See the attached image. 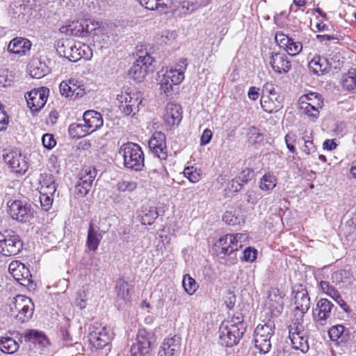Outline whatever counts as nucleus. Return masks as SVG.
<instances>
[{
  "label": "nucleus",
  "mask_w": 356,
  "mask_h": 356,
  "mask_svg": "<svg viewBox=\"0 0 356 356\" xmlns=\"http://www.w3.org/2000/svg\"><path fill=\"white\" fill-rule=\"evenodd\" d=\"M245 329L241 314L234 315L231 320L222 321L219 327L220 344L225 347H232L237 344L245 332Z\"/></svg>",
  "instance_id": "obj_1"
},
{
  "label": "nucleus",
  "mask_w": 356,
  "mask_h": 356,
  "mask_svg": "<svg viewBox=\"0 0 356 356\" xmlns=\"http://www.w3.org/2000/svg\"><path fill=\"white\" fill-rule=\"evenodd\" d=\"M181 63L183 65H181L179 69L166 70L165 72L161 75L160 74L161 72L159 73L160 90L161 92L164 93L166 97H172L175 90V88L181 83L184 79V70L187 66L186 60L184 59Z\"/></svg>",
  "instance_id": "obj_2"
},
{
  "label": "nucleus",
  "mask_w": 356,
  "mask_h": 356,
  "mask_svg": "<svg viewBox=\"0 0 356 356\" xmlns=\"http://www.w3.org/2000/svg\"><path fill=\"white\" fill-rule=\"evenodd\" d=\"M119 154L123 157L126 168L140 171L144 167V154L138 144L131 142L123 144L119 149Z\"/></svg>",
  "instance_id": "obj_3"
},
{
  "label": "nucleus",
  "mask_w": 356,
  "mask_h": 356,
  "mask_svg": "<svg viewBox=\"0 0 356 356\" xmlns=\"http://www.w3.org/2000/svg\"><path fill=\"white\" fill-rule=\"evenodd\" d=\"M23 248L21 237L11 229L0 232V254L6 257L15 256Z\"/></svg>",
  "instance_id": "obj_4"
},
{
  "label": "nucleus",
  "mask_w": 356,
  "mask_h": 356,
  "mask_svg": "<svg viewBox=\"0 0 356 356\" xmlns=\"http://www.w3.org/2000/svg\"><path fill=\"white\" fill-rule=\"evenodd\" d=\"M242 236V234H226L220 237L214 243V250L217 256L221 259L231 256L234 259L236 257L235 252L241 247L239 240Z\"/></svg>",
  "instance_id": "obj_5"
},
{
  "label": "nucleus",
  "mask_w": 356,
  "mask_h": 356,
  "mask_svg": "<svg viewBox=\"0 0 356 356\" xmlns=\"http://www.w3.org/2000/svg\"><path fill=\"white\" fill-rule=\"evenodd\" d=\"M273 321H268L264 324H259L254 330V345L260 353H268L271 348L270 338L275 332Z\"/></svg>",
  "instance_id": "obj_6"
},
{
  "label": "nucleus",
  "mask_w": 356,
  "mask_h": 356,
  "mask_svg": "<svg viewBox=\"0 0 356 356\" xmlns=\"http://www.w3.org/2000/svg\"><path fill=\"white\" fill-rule=\"evenodd\" d=\"M113 338V333L106 325L94 322L89 327L88 340L97 349L108 346Z\"/></svg>",
  "instance_id": "obj_7"
},
{
  "label": "nucleus",
  "mask_w": 356,
  "mask_h": 356,
  "mask_svg": "<svg viewBox=\"0 0 356 356\" xmlns=\"http://www.w3.org/2000/svg\"><path fill=\"white\" fill-rule=\"evenodd\" d=\"M155 342L154 334L145 329H140L136 341L130 348V356H151V348Z\"/></svg>",
  "instance_id": "obj_8"
},
{
  "label": "nucleus",
  "mask_w": 356,
  "mask_h": 356,
  "mask_svg": "<svg viewBox=\"0 0 356 356\" xmlns=\"http://www.w3.org/2000/svg\"><path fill=\"white\" fill-rule=\"evenodd\" d=\"M9 307L11 315L22 321L29 319L34 311V305L31 299L23 295L15 297Z\"/></svg>",
  "instance_id": "obj_9"
},
{
  "label": "nucleus",
  "mask_w": 356,
  "mask_h": 356,
  "mask_svg": "<svg viewBox=\"0 0 356 356\" xmlns=\"http://www.w3.org/2000/svg\"><path fill=\"white\" fill-rule=\"evenodd\" d=\"M8 270L13 278L22 286L27 288L29 291L36 289V283L32 279L29 269L19 261H13L10 263Z\"/></svg>",
  "instance_id": "obj_10"
},
{
  "label": "nucleus",
  "mask_w": 356,
  "mask_h": 356,
  "mask_svg": "<svg viewBox=\"0 0 356 356\" xmlns=\"http://www.w3.org/2000/svg\"><path fill=\"white\" fill-rule=\"evenodd\" d=\"M119 108L125 115L134 116L139 111L142 104V94L139 92H125L118 95Z\"/></svg>",
  "instance_id": "obj_11"
},
{
  "label": "nucleus",
  "mask_w": 356,
  "mask_h": 356,
  "mask_svg": "<svg viewBox=\"0 0 356 356\" xmlns=\"http://www.w3.org/2000/svg\"><path fill=\"white\" fill-rule=\"evenodd\" d=\"M8 213L15 220L26 222L31 219V206L22 200H13L8 202Z\"/></svg>",
  "instance_id": "obj_12"
},
{
  "label": "nucleus",
  "mask_w": 356,
  "mask_h": 356,
  "mask_svg": "<svg viewBox=\"0 0 356 356\" xmlns=\"http://www.w3.org/2000/svg\"><path fill=\"white\" fill-rule=\"evenodd\" d=\"M48 93L49 89L42 87L33 89L25 95L27 105L33 112L39 111L44 106Z\"/></svg>",
  "instance_id": "obj_13"
},
{
  "label": "nucleus",
  "mask_w": 356,
  "mask_h": 356,
  "mask_svg": "<svg viewBox=\"0 0 356 356\" xmlns=\"http://www.w3.org/2000/svg\"><path fill=\"white\" fill-rule=\"evenodd\" d=\"M273 71L277 74H286L291 67V60L284 52L270 51L266 58Z\"/></svg>",
  "instance_id": "obj_14"
},
{
  "label": "nucleus",
  "mask_w": 356,
  "mask_h": 356,
  "mask_svg": "<svg viewBox=\"0 0 356 356\" xmlns=\"http://www.w3.org/2000/svg\"><path fill=\"white\" fill-rule=\"evenodd\" d=\"M165 136L161 131H156L149 140L148 145L151 152L160 160L168 157Z\"/></svg>",
  "instance_id": "obj_15"
},
{
  "label": "nucleus",
  "mask_w": 356,
  "mask_h": 356,
  "mask_svg": "<svg viewBox=\"0 0 356 356\" xmlns=\"http://www.w3.org/2000/svg\"><path fill=\"white\" fill-rule=\"evenodd\" d=\"M333 304L325 298L320 299L313 311L314 320L320 325H325L331 317Z\"/></svg>",
  "instance_id": "obj_16"
},
{
  "label": "nucleus",
  "mask_w": 356,
  "mask_h": 356,
  "mask_svg": "<svg viewBox=\"0 0 356 356\" xmlns=\"http://www.w3.org/2000/svg\"><path fill=\"white\" fill-rule=\"evenodd\" d=\"M335 63L334 58L328 59L320 55H315L308 63V67L313 74L322 76L328 73Z\"/></svg>",
  "instance_id": "obj_17"
},
{
  "label": "nucleus",
  "mask_w": 356,
  "mask_h": 356,
  "mask_svg": "<svg viewBox=\"0 0 356 356\" xmlns=\"http://www.w3.org/2000/svg\"><path fill=\"white\" fill-rule=\"evenodd\" d=\"M182 119V110L179 104L175 103H168L165 107L163 115L165 125L168 129L177 127Z\"/></svg>",
  "instance_id": "obj_18"
},
{
  "label": "nucleus",
  "mask_w": 356,
  "mask_h": 356,
  "mask_svg": "<svg viewBox=\"0 0 356 356\" xmlns=\"http://www.w3.org/2000/svg\"><path fill=\"white\" fill-rule=\"evenodd\" d=\"M55 46L60 56L64 57L70 61L76 62L73 57L74 51L78 48L77 42L71 39H60L56 41Z\"/></svg>",
  "instance_id": "obj_19"
},
{
  "label": "nucleus",
  "mask_w": 356,
  "mask_h": 356,
  "mask_svg": "<svg viewBox=\"0 0 356 356\" xmlns=\"http://www.w3.org/2000/svg\"><path fill=\"white\" fill-rule=\"evenodd\" d=\"M3 160L15 172H25L27 163L18 151H10L3 154Z\"/></svg>",
  "instance_id": "obj_20"
},
{
  "label": "nucleus",
  "mask_w": 356,
  "mask_h": 356,
  "mask_svg": "<svg viewBox=\"0 0 356 356\" xmlns=\"http://www.w3.org/2000/svg\"><path fill=\"white\" fill-rule=\"evenodd\" d=\"M131 286L128 282L120 278L116 280L115 292L118 307H122L131 301Z\"/></svg>",
  "instance_id": "obj_21"
},
{
  "label": "nucleus",
  "mask_w": 356,
  "mask_h": 356,
  "mask_svg": "<svg viewBox=\"0 0 356 356\" xmlns=\"http://www.w3.org/2000/svg\"><path fill=\"white\" fill-rule=\"evenodd\" d=\"M59 90L62 95L73 99L82 97L86 93L82 85L71 79L68 83L62 81L59 85Z\"/></svg>",
  "instance_id": "obj_22"
},
{
  "label": "nucleus",
  "mask_w": 356,
  "mask_h": 356,
  "mask_svg": "<svg viewBox=\"0 0 356 356\" xmlns=\"http://www.w3.org/2000/svg\"><path fill=\"white\" fill-rule=\"evenodd\" d=\"M181 349V339L174 336L164 340L158 356H178Z\"/></svg>",
  "instance_id": "obj_23"
},
{
  "label": "nucleus",
  "mask_w": 356,
  "mask_h": 356,
  "mask_svg": "<svg viewBox=\"0 0 356 356\" xmlns=\"http://www.w3.org/2000/svg\"><path fill=\"white\" fill-rule=\"evenodd\" d=\"M83 121L90 134L99 129L104 122L101 113L93 110L87 111L83 113Z\"/></svg>",
  "instance_id": "obj_24"
},
{
  "label": "nucleus",
  "mask_w": 356,
  "mask_h": 356,
  "mask_svg": "<svg viewBox=\"0 0 356 356\" xmlns=\"http://www.w3.org/2000/svg\"><path fill=\"white\" fill-rule=\"evenodd\" d=\"M104 233L105 232H100L99 227L94 226L92 222L90 223L86 240V245L90 251L97 249Z\"/></svg>",
  "instance_id": "obj_25"
},
{
  "label": "nucleus",
  "mask_w": 356,
  "mask_h": 356,
  "mask_svg": "<svg viewBox=\"0 0 356 356\" xmlns=\"http://www.w3.org/2000/svg\"><path fill=\"white\" fill-rule=\"evenodd\" d=\"M31 42L26 38H15L13 39L8 46V51L15 54L24 55L30 50Z\"/></svg>",
  "instance_id": "obj_26"
},
{
  "label": "nucleus",
  "mask_w": 356,
  "mask_h": 356,
  "mask_svg": "<svg viewBox=\"0 0 356 356\" xmlns=\"http://www.w3.org/2000/svg\"><path fill=\"white\" fill-rule=\"evenodd\" d=\"M296 309L301 312L303 315L310 307V298L306 289H301L296 292L294 296Z\"/></svg>",
  "instance_id": "obj_27"
},
{
  "label": "nucleus",
  "mask_w": 356,
  "mask_h": 356,
  "mask_svg": "<svg viewBox=\"0 0 356 356\" xmlns=\"http://www.w3.org/2000/svg\"><path fill=\"white\" fill-rule=\"evenodd\" d=\"M140 220L143 225H151L158 217V213L154 207L143 205L139 211Z\"/></svg>",
  "instance_id": "obj_28"
},
{
  "label": "nucleus",
  "mask_w": 356,
  "mask_h": 356,
  "mask_svg": "<svg viewBox=\"0 0 356 356\" xmlns=\"http://www.w3.org/2000/svg\"><path fill=\"white\" fill-rule=\"evenodd\" d=\"M307 97H300V108L302 111V112L306 114L310 120L314 122L318 118L319 111L318 106L317 104H313L311 102H306V99Z\"/></svg>",
  "instance_id": "obj_29"
},
{
  "label": "nucleus",
  "mask_w": 356,
  "mask_h": 356,
  "mask_svg": "<svg viewBox=\"0 0 356 356\" xmlns=\"http://www.w3.org/2000/svg\"><path fill=\"white\" fill-rule=\"evenodd\" d=\"M141 60H136L129 70V76L137 82H141L147 74V68L144 66Z\"/></svg>",
  "instance_id": "obj_30"
},
{
  "label": "nucleus",
  "mask_w": 356,
  "mask_h": 356,
  "mask_svg": "<svg viewBox=\"0 0 356 356\" xmlns=\"http://www.w3.org/2000/svg\"><path fill=\"white\" fill-rule=\"evenodd\" d=\"M296 334L291 339L293 348L300 350L302 353H306L309 348L306 332H304L303 334Z\"/></svg>",
  "instance_id": "obj_31"
},
{
  "label": "nucleus",
  "mask_w": 356,
  "mask_h": 356,
  "mask_svg": "<svg viewBox=\"0 0 356 356\" xmlns=\"http://www.w3.org/2000/svg\"><path fill=\"white\" fill-rule=\"evenodd\" d=\"M19 348V343L10 337H0V350L5 353L13 354Z\"/></svg>",
  "instance_id": "obj_32"
},
{
  "label": "nucleus",
  "mask_w": 356,
  "mask_h": 356,
  "mask_svg": "<svg viewBox=\"0 0 356 356\" xmlns=\"http://www.w3.org/2000/svg\"><path fill=\"white\" fill-rule=\"evenodd\" d=\"M202 6H203V5L198 2L197 0H187L181 3L177 11L179 15H186Z\"/></svg>",
  "instance_id": "obj_33"
},
{
  "label": "nucleus",
  "mask_w": 356,
  "mask_h": 356,
  "mask_svg": "<svg viewBox=\"0 0 356 356\" xmlns=\"http://www.w3.org/2000/svg\"><path fill=\"white\" fill-rule=\"evenodd\" d=\"M341 84L343 89L351 91L356 88V69H350L341 78Z\"/></svg>",
  "instance_id": "obj_34"
},
{
  "label": "nucleus",
  "mask_w": 356,
  "mask_h": 356,
  "mask_svg": "<svg viewBox=\"0 0 356 356\" xmlns=\"http://www.w3.org/2000/svg\"><path fill=\"white\" fill-rule=\"evenodd\" d=\"M70 136L72 138L79 139L83 138L88 134L87 127L85 123H72L70 125L68 129Z\"/></svg>",
  "instance_id": "obj_35"
},
{
  "label": "nucleus",
  "mask_w": 356,
  "mask_h": 356,
  "mask_svg": "<svg viewBox=\"0 0 356 356\" xmlns=\"http://www.w3.org/2000/svg\"><path fill=\"white\" fill-rule=\"evenodd\" d=\"M77 45L78 48L74 51L73 59H75L76 62L81 58L90 60L92 56V51L90 47L81 42H77Z\"/></svg>",
  "instance_id": "obj_36"
},
{
  "label": "nucleus",
  "mask_w": 356,
  "mask_h": 356,
  "mask_svg": "<svg viewBox=\"0 0 356 356\" xmlns=\"http://www.w3.org/2000/svg\"><path fill=\"white\" fill-rule=\"evenodd\" d=\"M277 185V178L272 174H265L260 179L259 188L261 191H272Z\"/></svg>",
  "instance_id": "obj_37"
},
{
  "label": "nucleus",
  "mask_w": 356,
  "mask_h": 356,
  "mask_svg": "<svg viewBox=\"0 0 356 356\" xmlns=\"http://www.w3.org/2000/svg\"><path fill=\"white\" fill-rule=\"evenodd\" d=\"M260 102L263 110L269 113L276 112L282 107L280 101L275 103L273 102L272 97H265V95L261 97Z\"/></svg>",
  "instance_id": "obj_38"
},
{
  "label": "nucleus",
  "mask_w": 356,
  "mask_h": 356,
  "mask_svg": "<svg viewBox=\"0 0 356 356\" xmlns=\"http://www.w3.org/2000/svg\"><path fill=\"white\" fill-rule=\"evenodd\" d=\"M137 186L136 181L129 179H122L117 182L115 188L120 192L131 193L136 189Z\"/></svg>",
  "instance_id": "obj_39"
},
{
  "label": "nucleus",
  "mask_w": 356,
  "mask_h": 356,
  "mask_svg": "<svg viewBox=\"0 0 356 356\" xmlns=\"http://www.w3.org/2000/svg\"><path fill=\"white\" fill-rule=\"evenodd\" d=\"M183 174L184 177H186L192 183L198 182L202 177L200 169L193 166L186 167L184 170Z\"/></svg>",
  "instance_id": "obj_40"
},
{
  "label": "nucleus",
  "mask_w": 356,
  "mask_h": 356,
  "mask_svg": "<svg viewBox=\"0 0 356 356\" xmlns=\"http://www.w3.org/2000/svg\"><path fill=\"white\" fill-rule=\"evenodd\" d=\"M47 72V66L40 61L32 63L30 67V74L32 77L40 79L44 76Z\"/></svg>",
  "instance_id": "obj_41"
},
{
  "label": "nucleus",
  "mask_w": 356,
  "mask_h": 356,
  "mask_svg": "<svg viewBox=\"0 0 356 356\" xmlns=\"http://www.w3.org/2000/svg\"><path fill=\"white\" fill-rule=\"evenodd\" d=\"M182 286L184 291L188 295H193L197 289L198 286L195 280L191 277L188 274H186L183 277Z\"/></svg>",
  "instance_id": "obj_42"
},
{
  "label": "nucleus",
  "mask_w": 356,
  "mask_h": 356,
  "mask_svg": "<svg viewBox=\"0 0 356 356\" xmlns=\"http://www.w3.org/2000/svg\"><path fill=\"white\" fill-rule=\"evenodd\" d=\"M92 184L87 180L79 179L75 186V192L77 195L83 197L86 195L92 188Z\"/></svg>",
  "instance_id": "obj_43"
},
{
  "label": "nucleus",
  "mask_w": 356,
  "mask_h": 356,
  "mask_svg": "<svg viewBox=\"0 0 356 356\" xmlns=\"http://www.w3.org/2000/svg\"><path fill=\"white\" fill-rule=\"evenodd\" d=\"M319 286L324 293L329 296L334 300L340 295L339 291L336 290L332 286H331L327 281L320 282Z\"/></svg>",
  "instance_id": "obj_44"
},
{
  "label": "nucleus",
  "mask_w": 356,
  "mask_h": 356,
  "mask_svg": "<svg viewBox=\"0 0 356 356\" xmlns=\"http://www.w3.org/2000/svg\"><path fill=\"white\" fill-rule=\"evenodd\" d=\"M254 177V171L251 168H245L242 170L237 177L236 181L241 185L248 184Z\"/></svg>",
  "instance_id": "obj_45"
},
{
  "label": "nucleus",
  "mask_w": 356,
  "mask_h": 356,
  "mask_svg": "<svg viewBox=\"0 0 356 356\" xmlns=\"http://www.w3.org/2000/svg\"><path fill=\"white\" fill-rule=\"evenodd\" d=\"M248 140L252 144L259 143L263 139V135L259 132V129L254 127H251L248 132Z\"/></svg>",
  "instance_id": "obj_46"
},
{
  "label": "nucleus",
  "mask_w": 356,
  "mask_h": 356,
  "mask_svg": "<svg viewBox=\"0 0 356 356\" xmlns=\"http://www.w3.org/2000/svg\"><path fill=\"white\" fill-rule=\"evenodd\" d=\"M97 176V170L95 168H92L90 167L83 169L79 179L83 180H87V181H90L92 184Z\"/></svg>",
  "instance_id": "obj_47"
},
{
  "label": "nucleus",
  "mask_w": 356,
  "mask_h": 356,
  "mask_svg": "<svg viewBox=\"0 0 356 356\" xmlns=\"http://www.w3.org/2000/svg\"><path fill=\"white\" fill-rule=\"evenodd\" d=\"M285 49L289 55L294 56L298 55L302 51V45L301 43L294 42L293 40L291 39Z\"/></svg>",
  "instance_id": "obj_48"
},
{
  "label": "nucleus",
  "mask_w": 356,
  "mask_h": 356,
  "mask_svg": "<svg viewBox=\"0 0 356 356\" xmlns=\"http://www.w3.org/2000/svg\"><path fill=\"white\" fill-rule=\"evenodd\" d=\"M344 331V326L342 325H337L332 327L329 331V336L332 341H338L343 335Z\"/></svg>",
  "instance_id": "obj_49"
},
{
  "label": "nucleus",
  "mask_w": 356,
  "mask_h": 356,
  "mask_svg": "<svg viewBox=\"0 0 356 356\" xmlns=\"http://www.w3.org/2000/svg\"><path fill=\"white\" fill-rule=\"evenodd\" d=\"M348 273L344 270H340L334 272L331 275L332 282L336 284H339L341 283L346 282L345 279L348 277Z\"/></svg>",
  "instance_id": "obj_50"
},
{
  "label": "nucleus",
  "mask_w": 356,
  "mask_h": 356,
  "mask_svg": "<svg viewBox=\"0 0 356 356\" xmlns=\"http://www.w3.org/2000/svg\"><path fill=\"white\" fill-rule=\"evenodd\" d=\"M304 327L302 324L299 323H293L289 326V334L290 339H292L293 337L297 335L296 334H304Z\"/></svg>",
  "instance_id": "obj_51"
},
{
  "label": "nucleus",
  "mask_w": 356,
  "mask_h": 356,
  "mask_svg": "<svg viewBox=\"0 0 356 356\" xmlns=\"http://www.w3.org/2000/svg\"><path fill=\"white\" fill-rule=\"evenodd\" d=\"M257 251L254 248L248 247L243 250L242 259L245 261H254L257 258Z\"/></svg>",
  "instance_id": "obj_52"
},
{
  "label": "nucleus",
  "mask_w": 356,
  "mask_h": 356,
  "mask_svg": "<svg viewBox=\"0 0 356 356\" xmlns=\"http://www.w3.org/2000/svg\"><path fill=\"white\" fill-rule=\"evenodd\" d=\"M40 333L41 332L31 330L25 332L23 334V337L24 338L25 341H30L36 344L38 336L40 334Z\"/></svg>",
  "instance_id": "obj_53"
},
{
  "label": "nucleus",
  "mask_w": 356,
  "mask_h": 356,
  "mask_svg": "<svg viewBox=\"0 0 356 356\" xmlns=\"http://www.w3.org/2000/svg\"><path fill=\"white\" fill-rule=\"evenodd\" d=\"M44 147L48 149H52L56 144L54 136L50 134H45L42 138Z\"/></svg>",
  "instance_id": "obj_54"
},
{
  "label": "nucleus",
  "mask_w": 356,
  "mask_h": 356,
  "mask_svg": "<svg viewBox=\"0 0 356 356\" xmlns=\"http://www.w3.org/2000/svg\"><path fill=\"white\" fill-rule=\"evenodd\" d=\"M284 139L288 149L293 154L296 153V149L293 145L296 140V134L291 132L288 133L285 136Z\"/></svg>",
  "instance_id": "obj_55"
},
{
  "label": "nucleus",
  "mask_w": 356,
  "mask_h": 356,
  "mask_svg": "<svg viewBox=\"0 0 356 356\" xmlns=\"http://www.w3.org/2000/svg\"><path fill=\"white\" fill-rule=\"evenodd\" d=\"M53 195H47L44 194H40V201L41 203V207L42 209L45 211H48L53 202Z\"/></svg>",
  "instance_id": "obj_56"
},
{
  "label": "nucleus",
  "mask_w": 356,
  "mask_h": 356,
  "mask_svg": "<svg viewBox=\"0 0 356 356\" xmlns=\"http://www.w3.org/2000/svg\"><path fill=\"white\" fill-rule=\"evenodd\" d=\"M302 139L305 142V145L302 149V151L307 154H309L311 153L314 152L316 151V147L314 145L313 141L312 140H309V137L307 136L306 138V136H303Z\"/></svg>",
  "instance_id": "obj_57"
},
{
  "label": "nucleus",
  "mask_w": 356,
  "mask_h": 356,
  "mask_svg": "<svg viewBox=\"0 0 356 356\" xmlns=\"http://www.w3.org/2000/svg\"><path fill=\"white\" fill-rule=\"evenodd\" d=\"M275 41L280 46L284 47L285 49L287 47V44H289L291 38H289L284 33L279 32L275 35Z\"/></svg>",
  "instance_id": "obj_58"
},
{
  "label": "nucleus",
  "mask_w": 356,
  "mask_h": 356,
  "mask_svg": "<svg viewBox=\"0 0 356 356\" xmlns=\"http://www.w3.org/2000/svg\"><path fill=\"white\" fill-rule=\"evenodd\" d=\"M222 220L229 225H236L239 222L238 218L229 211H226L225 213L222 217Z\"/></svg>",
  "instance_id": "obj_59"
},
{
  "label": "nucleus",
  "mask_w": 356,
  "mask_h": 356,
  "mask_svg": "<svg viewBox=\"0 0 356 356\" xmlns=\"http://www.w3.org/2000/svg\"><path fill=\"white\" fill-rule=\"evenodd\" d=\"M8 122V116L2 108L0 104V131L6 129V126Z\"/></svg>",
  "instance_id": "obj_60"
},
{
  "label": "nucleus",
  "mask_w": 356,
  "mask_h": 356,
  "mask_svg": "<svg viewBox=\"0 0 356 356\" xmlns=\"http://www.w3.org/2000/svg\"><path fill=\"white\" fill-rule=\"evenodd\" d=\"M212 136H213V134L210 129H205L203 131L201 138H200V145H205L208 144L211 141Z\"/></svg>",
  "instance_id": "obj_61"
},
{
  "label": "nucleus",
  "mask_w": 356,
  "mask_h": 356,
  "mask_svg": "<svg viewBox=\"0 0 356 356\" xmlns=\"http://www.w3.org/2000/svg\"><path fill=\"white\" fill-rule=\"evenodd\" d=\"M56 191V187L55 183L49 186H40V193L44 195H54Z\"/></svg>",
  "instance_id": "obj_62"
},
{
  "label": "nucleus",
  "mask_w": 356,
  "mask_h": 356,
  "mask_svg": "<svg viewBox=\"0 0 356 356\" xmlns=\"http://www.w3.org/2000/svg\"><path fill=\"white\" fill-rule=\"evenodd\" d=\"M302 97H307L306 99V102H311L313 104H317V106H320L322 102H320V97L318 94L314 92H311L309 94L303 95Z\"/></svg>",
  "instance_id": "obj_63"
},
{
  "label": "nucleus",
  "mask_w": 356,
  "mask_h": 356,
  "mask_svg": "<svg viewBox=\"0 0 356 356\" xmlns=\"http://www.w3.org/2000/svg\"><path fill=\"white\" fill-rule=\"evenodd\" d=\"M263 93L264 95L266 94L267 95L276 96V92L275 90V87L272 83H266L263 86Z\"/></svg>",
  "instance_id": "obj_64"
}]
</instances>
